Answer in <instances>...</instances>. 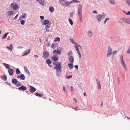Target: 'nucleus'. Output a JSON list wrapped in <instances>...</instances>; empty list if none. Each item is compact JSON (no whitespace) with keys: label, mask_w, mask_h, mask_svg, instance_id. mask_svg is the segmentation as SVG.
Returning a JSON list of instances; mask_svg holds the SVG:
<instances>
[{"label":"nucleus","mask_w":130,"mask_h":130,"mask_svg":"<svg viewBox=\"0 0 130 130\" xmlns=\"http://www.w3.org/2000/svg\"><path fill=\"white\" fill-rule=\"evenodd\" d=\"M59 2L61 5L65 7L69 6L71 3H73L72 2H69L67 1L64 0H60Z\"/></svg>","instance_id":"f257e3e1"},{"label":"nucleus","mask_w":130,"mask_h":130,"mask_svg":"<svg viewBox=\"0 0 130 130\" xmlns=\"http://www.w3.org/2000/svg\"><path fill=\"white\" fill-rule=\"evenodd\" d=\"M82 7L81 5H79L78 6V15L79 17V19L81 22H82Z\"/></svg>","instance_id":"f03ea898"},{"label":"nucleus","mask_w":130,"mask_h":130,"mask_svg":"<svg viewBox=\"0 0 130 130\" xmlns=\"http://www.w3.org/2000/svg\"><path fill=\"white\" fill-rule=\"evenodd\" d=\"M54 68L56 69L57 75L58 76H59L60 75V73L61 72V66L54 67Z\"/></svg>","instance_id":"7ed1b4c3"},{"label":"nucleus","mask_w":130,"mask_h":130,"mask_svg":"<svg viewBox=\"0 0 130 130\" xmlns=\"http://www.w3.org/2000/svg\"><path fill=\"white\" fill-rule=\"evenodd\" d=\"M120 59L121 60V63L125 71H127V68L125 62L123 60V55H121Z\"/></svg>","instance_id":"20e7f679"},{"label":"nucleus","mask_w":130,"mask_h":130,"mask_svg":"<svg viewBox=\"0 0 130 130\" xmlns=\"http://www.w3.org/2000/svg\"><path fill=\"white\" fill-rule=\"evenodd\" d=\"M112 53V50L110 46H109L108 48L107 57H110Z\"/></svg>","instance_id":"39448f33"},{"label":"nucleus","mask_w":130,"mask_h":130,"mask_svg":"<svg viewBox=\"0 0 130 130\" xmlns=\"http://www.w3.org/2000/svg\"><path fill=\"white\" fill-rule=\"evenodd\" d=\"M105 17V14H103L102 15L101 14H99L97 15L96 18L98 21H100L103 18H104Z\"/></svg>","instance_id":"423d86ee"},{"label":"nucleus","mask_w":130,"mask_h":130,"mask_svg":"<svg viewBox=\"0 0 130 130\" xmlns=\"http://www.w3.org/2000/svg\"><path fill=\"white\" fill-rule=\"evenodd\" d=\"M43 56L45 59L47 58L49 56V53L46 51H44L43 53Z\"/></svg>","instance_id":"0eeeda50"},{"label":"nucleus","mask_w":130,"mask_h":130,"mask_svg":"<svg viewBox=\"0 0 130 130\" xmlns=\"http://www.w3.org/2000/svg\"><path fill=\"white\" fill-rule=\"evenodd\" d=\"M10 7L11 8H12L13 10H16L17 9H18L19 8V7L18 5H15L13 3L11 4Z\"/></svg>","instance_id":"6e6552de"},{"label":"nucleus","mask_w":130,"mask_h":130,"mask_svg":"<svg viewBox=\"0 0 130 130\" xmlns=\"http://www.w3.org/2000/svg\"><path fill=\"white\" fill-rule=\"evenodd\" d=\"M52 60L54 61H57L59 59L58 57L55 55H53L52 57Z\"/></svg>","instance_id":"1a4fd4ad"},{"label":"nucleus","mask_w":130,"mask_h":130,"mask_svg":"<svg viewBox=\"0 0 130 130\" xmlns=\"http://www.w3.org/2000/svg\"><path fill=\"white\" fill-rule=\"evenodd\" d=\"M74 47L76 48V50L77 51V53L79 56V58H80L81 56V55L79 51L78 47L76 45H75Z\"/></svg>","instance_id":"9d476101"},{"label":"nucleus","mask_w":130,"mask_h":130,"mask_svg":"<svg viewBox=\"0 0 130 130\" xmlns=\"http://www.w3.org/2000/svg\"><path fill=\"white\" fill-rule=\"evenodd\" d=\"M53 53L55 54L59 55L61 54V52L60 50H55L53 51Z\"/></svg>","instance_id":"9b49d317"},{"label":"nucleus","mask_w":130,"mask_h":130,"mask_svg":"<svg viewBox=\"0 0 130 130\" xmlns=\"http://www.w3.org/2000/svg\"><path fill=\"white\" fill-rule=\"evenodd\" d=\"M29 87L30 88V91L32 93L35 92L36 90V89L33 86H30Z\"/></svg>","instance_id":"f8f14e48"},{"label":"nucleus","mask_w":130,"mask_h":130,"mask_svg":"<svg viewBox=\"0 0 130 130\" xmlns=\"http://www.w3.org/2000/svg\"><path fill=\"white\" fill-rule=\"evenodd\" d=\"M18 89L20 90L25 91L26 90L27 88L24 86H22L21 87L18 88Z\"/></svg>","instance_id":"ddd939ff"},{"label":"nucleus","mask_w":130,"mask_h":130,"mask_svg":"<svg viewBox=\"0 0 130 130\" xmlns=\"http://www.w3.org/2000/svg\"><path fill=\"white\" fill-rule=\"evenodd\" d=\"M68 59L70 62L71 63H73L74 61V58L72 56H70L69 57Z\"/></svg>","instance_id":"4468645a"},{"label":"nucleus","mask_w":130,"mask_h":130,"mask_svg":"<svg viewBox=\"0 0 130 130\" xmlns=\"http://www.w3.org/2000/svg\"><path fill=\"white\" fill-rule=\"evenodd\" d=\"M8 72L10 75H11L13 74V70L12 69H10L8 70Z\"/></svg>","instance_id":"2eb2a0df"},{"label":"nucleus","mask_w":130,"mask_h":130,"mask_svg":"<svg viewBox=\"0 0 130 130\" xmlns=\"http://www.w3.org/2000/svg\"><path fill=\"white\" fill-rule=\"evenodd\" d=\"M30 50H28L25 51L23 53V55L25 56L27 55L30 53Z\"/></svg>","instance_id":"dca6fc26"},{"label":"nucleus","mask_w":130,"mask_h":130,"mask_svg":"<svg viewBox=\"0 0 130 130\" xmlns=\"http://www.w3.org/2000/svg\"><path fill=\"white\" fill-rule=\"evenodd\" d=\"M1 78L4 81H6L7 80V78L6 75H4L2 76Z\"/></svg>","instance_id":"f3484780"},{"label":"nucleus","mask_w":130,"mask_h":130,"mask_svg":"<svg viewBox=\"0 0 130 130\" xmlns=\"http://www.w3.org/2000/svg\"><path fill=\"white\" fill-rule=\"evenodd\" d=\"M109 2L111 4L114 5L116 4L115 0H108Z\"/></svg>","instance_id":"a211bd4d"},{"label":"nucleus","mask_w":130,"mask_h":130,"mask_svg":"<svg viewBox=\"0 0 130 130\" xmlns=\"http://www.w3.org/2000/svg\"><path fill=\"white\" fill-rule=\"evenodd\" d=\"M43 23L45 25H46L50 23V22L49 21L47 20H46L44 21L43 22Z\"/></svg>","instance_id":"6ab92c4d"},{"label":"nucleus","mask_w":130,"mask_h":130,"mask_svg":"<svg viewBox=\"0 0 130 130\" xmlns=\"http://www.w3.org/2000/svg\"><path fill=\"white\" fill-rule=\"evenodd\" d=\"M68 65L69 68L70 69H72L73 68V63H69Z\"/></svg>","instance_id":"aec40b11"},{"label":"nucleus","mask_w":130,"mask_h":130,"mask_svg":"<svg viewBox=\"0 0 130 130\" xmlns=\"http://www.w3.org/2000/svg\"><path fill=\"white\" fill-rule=\"evenodd\" d=\"M88 33L90 37H91L92 36L93 33L90 30L88 31Z\"/></svg>","instance_id":"412c9836"},{"label":"nucleus","mask_w":130,"mask_h":130,"mask_svg":"<svg viewBox=\"0 0 130 130\" xmlns=\"http://www.w3.org/2000/svg\"><path fill=\"white\" fill-rule=\"evenodd\" d=\"M7 14L9 15H13V11H9L7 12Z\"/></svg>","instance_id":"4be33fe9"},{"label":"nucleus","mask_w":130,"mask_h":130,"mask_svg":"<svg viewBox=\"0 0 130 130\" xmlns=\"http://www.w3.org/2000/svg\"><path fill=\"white\" fill-rule=\"evenodd\" d=\"M18 81L15 78H13L12 80V82L13 84H15L17 83Z\"/></svg>","instance_id":"5701e85b"},{"label":"nucleus","mask_w":130,"mask_h":130,"mask_svg":"<svg viewBox=\"0 0 130 130\" xmlns=\"http://www.w3.org/2000/svg\"><path fill=\"white\" fill-rule=\"evenodd\" d=\"M54 65L55 66H59L61 65V63L60 62H54L53 63Z\"/></svg>","instance_id":"b1692460"},{"label":"nucleus","mask_w":130,"mask_h":130,"mask_svg":"<svg viewBox=\"0 0 130 130\" xmlns=\"http://www.w3.org/2000/svg\"><path fill=\"white\" fill-rule=\"evenodd\" d=\"M3 64L7 69H9L10 68V66L8 64L4 63Z\"/></svg>","instance_id":"393cba45"},{"label":"nucleus","mask_w":130,"mask_h":130,"mask_svg":"<svg viewBox=\"0 0 130 130\" xmlns=\"http://www.w3.org/2000/svg\"><path fill=\"white\" fill-rule=\"evenodd\" d=\"M97 84L98 89H100L101 88V87L100 82H97Z\"/></svg>","instance_id":"a878e982"},{"label":"nucleus","mask_w":130,"mask_h":130,"mask_svg":"<svg viewBox=\"0 0 130 130\" xmlns=\"http://www.w3.org/2000/svg\"><path fill=\"white\" fill-rule=\"evenodd\" d=\"M8 34L9 33H6L5 34L2 38V39H4L6 38L7 37Z\"/></svg>","instance_id":"bb28decb"},{"label":"nucleus","mask_w":130,"mask_h":130,"mask_svg":"<svg viewBox=\"0 0 130 130\" xmlns=\"http://www.w3.org/2000/svg\"><path fill=\"white\" fill-rule=\"evenodd\" d=\"M49 10L51 12H53L54 11V8L53 7L50 6L49 8Z\"/></svg>","instance_id":"cd10ccee"},{"label":"nucleus","mask_w":130,"mask_h":130,"mask_svg":"<svg viewBox=\"0 0 130 130\" xmlns=\"http://www.w3.org/2000/svg\"><path fill=\"white\" fill-rule=\"evenodd\" d=\"M20 78L22 80H24L25 78V77L24 74H22L20 76Z\"/></svg>","instance_id":"c85d7f7f"},{"label":"nucleus","mask_w":130,"mask_h":130,"mask_svg":"<svg viewBox=\"0 0 130 130\" xmlns=\"http://www.w3.org/2000/svg\"><path fill=\"white\" fill-rule=\"evenodd\" d=\"M46 62V63L48 64H50L52 62V61L49 59H47Z\"/></svg>","instance_id":"c756f323"},{"label":"nucleus","mask_w":130,"mask_h":130,"mask_svg":"<svg viewBox=\"0 0 130 130\" xmlns=\"http://www.w3.org/2000/svg\"><path fill=\"white\" fill-rule=\"evenodd\" d=\"M39 3L43 6L44 5V1L43 0H39Z\"/></svg>","instance_id":"7c9ffc66"},{"label":"nucleus","mask_w":130,"mask_h":130,"mask_svg":"<svg viewBox=\"0 0 130 130\" xmlns=\"http://www.w3.org/2000/svg\"><path fill=\"white\" fill-rule=\"evenodd\" d=\"M60 38L59 37H57L55 39L54 41V42H56L57 41H60Z\"/></svg>","instance_id":"2f4dec72"},{"label":"nucleus","mask_w":130,"mask_h":130,"mask_svg":"<svg viewBox=\"0 0 130 130\" xmlns=\"http://www.w3.org/2000/svg\"><path fill=\"white\" fill-rule=\"evenodd\" d=\"M56 46L57 45L56 44L54 43H53L52 44L51 47L53 48L54 49Z\"/></svg>","instance_id":"473e14b6"},{"label":"nucleus","mask_w":130,"mask_h":130,"mask_svg":"<svg viewBox=\"0 0 130 130\" xmlns=\"http://www.w3.org/2000/svg\"><path fill=\"white\" fill-rule=\"evenodd\" d=\"M35 95L36 96H38L41 97L43 96V94H40L39 93H36Z\"/></svg>","instance_id":"72a5a7b5"},{"label":"nucleus","mask_w":130,"mask_h":130,"mask_svg":"<svg viewBox=\"0 0 130 130\" xmlns=\"http://www.w3.org/2000/svg\"><path fill=\"white\" fill-rule=\"evenodd\" d=\"M27 15V14L26 13H24V14L22 15V17H21L20 18V20H22L23 18H25V16H26Z\"/></svg>","instance_id":"f704fd0d"},{"label":"nucleus","mask_w":130,"mask_h":130,"mask_svg":"<svg viewBox=\"0 0 130 130\" xmlns=\"http://www.w3.org/2000/svg\"><path fill=\"white\" fill-rule=\"evenodd\" d=\"M24 70H25V71L27 73H28L29 74H30V73L29 72V71L28 70L27 67L26 66H24Z\"/></svg>","instance_id":"c9c22d12"},{"label":"nucleus","mask_w":130,"mask_h":130,"mask_svg":"<svg viewBox=\"0 0 130 130\" xmlns=\"http://www.w3.org/2000/svg\"><path fill=\"white\" fill-rule=\"evenodd\" d=\"M20 71L19 69L18 68L16 69V73L17 74H19L20 73Z\"/></svg>","instance_id":"e433bc0d"},{"label":"nucleus","mask_w":130,"mask_h":130,"mask_svg":"<svg viewBox=\"0 0 130 130\" xmlns=\"http://www.w3.org/2000/svg\"><path fill=\"white\" fill-rule=\"evenodd\" d=\"M15 84L16 86L17 87L21 85V84L20 82L18 81L17 82V83H16Z\"/></svg>","instance_id":"4c0bfd02"},{"label":"nucleus","mask_w":130,"mask_h":130,"mask_svg":"<svg viewBox=\"0 0 130 130\" xmlns=\"http://www.w3.org/2000/svg\"><path fill=\"white\" fill-rule=\"evenodd\" d=\"M69 20L70 24L72 25H73V23L72 20L70 19H69Z\"/></svg>","instance_id":"58836bf2"},{"label":"nucleus","mask_w":130,"mask_h":130,"mask_svg":"<svg viewBox=\"0 0 130 130\" xmlns=\"http://www.w3.org/2000/svg\"><path fill=\"white\" fill-rule=\"evenodd\" d=\"M126 3L130 6V0H126Z\"/></svg>","instance_id":"ea45409f"},{"label":"nucleus","mask_w":130,"mask_h":130,"mask_svg":"<svg viewBox=\"0 0 130 130\" xmlns=\"http://www.w3.org/2000/svg\"><path fill=\"white\" fill-rule=\"evenodd\" d=\"M71 41L72 43L75 44V45H76V44H77V43H76L73 39H71Z\"/></svg>","instance_id":"a19ab883"},{"label":"nucleus","mask_w":130,"mask_h":130,"mask_svg":"<svg viewBox=\"0 0 130 130\" xmlns=\"http://www.w3.org/2000/svg\"><path fill=\"white\" fill-rule=\"evenodd\" d=\"M72 52L70 51L67 54V55L68 56H70L71 55H72Z\"/></svg>","instance_id":"79ce46f5"},{"label":"nucleus","mask_w":130,"mask_h":130,"mask_svg":"<svg viewBox=\"0 0 130 130\" xmlns=\"http://www.w3.org/2000/svg\"><path fill=\"white\" fill-rule=\"evenodd\" d=\"M127 54L130 53V45L129 46L128 50L127 52Z\"/></svg>","instance_id":"37998d69"},{"label":"nucleus","mask_w":130,"mask_h":130,"mask_svg":"<svg viewBox=\"0 0 130 130\" xmlns=\"http://www.w3.org/2000/svg\"><path fill=\"white\" fill-rule=\"evenodd\" d=\"M6 48L11 51H12V49L9 46H7L6 47Z\"/></svg>","instance_id":"c03bdc74"},{"label":"nucleus","mask_w":130,"mask_h":130,"mask_svg":"<svg viewBox=\"0 0 130 130\" xmlns=\"http://www.w3.org/2000/svg\"><path fill=\"white\" fill-rule=\"evenodd\" d=\"M109 18H106V19H105V21H104V24H106V22L107 21L109 20Z\"/></svg>","instance_id":"a18cd8bd"},{"label":"nucleus","mask_w":130,"mask_h":130,"mask_svg":"<svg viewBox=\"0 0 130 130\" xmlns=\"http://www.w3.org/2000/svg\"><path fill=\"white\" fill-rule=\"evenodd\" d=\"M117 52L116 51H114L112 53V55L114 56V55L117 53Z\"/></svg>","instance_id":"49530a36"},{"label":"nucleus","mask_w":130,"mask_h":130,"mask_svg":"<svg viewBox=\"0 0 130 130\" xmlns=\"http://www.w3.org/2000/svg\"><path fill=\"white\" fill-rule=\"evenodd\" d=\"M21 24L22 25H23L25 23V21L23 20L21 21Z\"/></svg>","instance_id":"de8ad7c7"},{"label":"nucleus","mask_w":130,"mask_h":130,"mask_svg":"<svg viewBox=\"0 0 130 130\" xmlns=\"http://www.w3.org/2000/svg\"><path fill=\"white\" fill-rule=\"evenodd\" d=\"M51 24V23H50L49 24H46L47 25H46V27L47 28H49L50 27Z\"/></svg>","instance_id":"09e8293b"},{"label":"nucleus","mask_w":130,"mask_h":130,"mask_svg":"<svg viewBox=\"0 0 130 130\" xmlns=\"http://www.w3.org/2000/svg\"><path fill=\"white\" fill-rule=\"evenodd\" d=\"M72 75H69L68 76H67L66 77V78H68V79H69V78H72Z\"/></svg>","instance_id":"8fccbe9b"},{"label":"nucleus","mask_w":130,"mask_h":130,"mask_svg":"<svg viewBox=\"0 0 130 130\" xmlns=\"http://www.w3.org/2000/svg\"><path fill=\"white\" fill-rule=\"evenodd\" d=\"M18 16V14H17L16 15V16L15 17H14V20H15L17 18Z\"/></svg>","instance_id":"3c124183"},{"label":"nucleus","mask_w":130,"mask_h":130,"mask_svg":"<svg viewBox=\"0 0 130 130\" xmlns=\"http://www.w3.org/2000/svg\"><path fill=\"white\" fill-rule=\"evenodd\" d=\"M50 42H48L47 44V46H49L50 45Z\"/></svg>","instance_id":"603ef678"},{"label":"nucleus","mask_w":130,"mask_h":130,"mask_svg":"<svg viewBox=\"0 0 130 130\" xmlns=\"http://www.w3.org/2000/svg\"><path fill=\"white\" fill-rule=\"evenodd\" d=\"M75 67L76 69H78V66L77 65H76L74 66Z\"/></svg>","instance_id":"864d4df0"},{"label":"nucleus","mask_w":130,"mask_h":130,"mask_svg":"<svg viewBox=\"0 0 130 130\" xmlns=\"http://www.w3.org/2000/svg\"><path fill=\"white\" fill-rule=\"evenodd\" d=\"M73 1L75 2H76V3L79 2L78 1H77V0H73L72 2H73Z\"/></svg>","instance_id":"5fc2aeb1"},{"label":"nucleus","mask_w":130,"mask_h":130,"mask_svg":"<svg viewBox=\"0 0 130 130\" xmlns=\"http://www.w3.org/2000/svg\"><path fill=\"white\" fill-rule=\"evenodd\" d=\"M73 13H70V16L71 17H73Z\"/></svg>","instance_id":"6e6d98bb"},{"label":"nucleus","mask_w":130,"mask_h":130,"mask_svg":"<svg viewBox=\"0 0 130 130\" xmlns=\"http://www.w3.org/2000/svg\"><path fill=\"white\" fill-rule=\"evenodd\" d=\"M76 45L78 47H80V48H81L82 47L80 46V45H79L77 43L76 44Z\"/></svg>","instance_id":"4d7b16f0"},{"label":"nucleus","mask_w":130,"mask_h":130,"mask_svg":"<svg viewBox=\"0 0 130 130\" xmlns=\"http://www.w3.org/2000/svg\"><path fill=\"white\" fill-rule=\"evenodd\" d=\"M40 18L41 19H42L43 20H44V16H40Z\"/></svg>","instance_id":"13d9d810"},{"label":"nucleus","mask_w":130,"mask_h":130,"mask_svg":"<svg viewBox=\"0 0 130 130\" xmlns=\"http://www.w3.org/2000/svg\"><path fill=\"white\" fill-rule=\"evenodd\" d=\"M63 90L64 91H65V92L67 93V91L65 90L64 86H63Z\"/></svg>","instance_id":"bf43d9fd"},{"label":"nucleus","mask_w":130,"mask_h":130,"mask_svg":"<svg viewBox=\"0 0 130 130\" xmlns=\"http://www.w3.org/2000/svg\"><path fill=\"white\" fill-rule=\"evenodd\" d=\"M92 13H95V14H97V12L96 11H93V12H92Z\"/></svg>","instance_id":"052dcab7"},{"label":"nucleus","mask_w":130,"mask_h":130,"mask_svg":"<svg viewBox=\"0 0 130 130\" xmlns=\"http://www.w3.org/2000/svg\"><path fill=\"white\" fill-rule=\"evenodd\" d=\"M70 87H71V91L72 92L73 87L72 86H71Z\"/></svg>","instance_id":"680f3d73"},{"label":"nucleus","mask_w":130,"mask_h":130,"mask_svg":"<svg viewBox=\"0 0 130 130\" xmlns=\"http://www.w3.org/2000/svg\"><path fill=\"white\" fill-rule=\"evenodd\" d=\"M126 14L127 15H130V12L129 11H128L127 13H126Z\"/></svg>","instance_id":"e2e57ef3"},{"label":"nucleus","mask_w":130,"mask_h":130,"mask_svg":"<svg viewBox=\"0 0 130 130\" xmlns=\"http://www.w3.org/2000/svg\"><path fill=\"white\" fill-rule=\"evenodd\" d=\"M10 47H11V48L12 49V48H13V46H12V44H10Z\"/></svg>","instance_id":"0e129e2a"},{"label":"nucleus","mask_w":130,"mask_h":130,"mask_svg":"<svg viewBox=\"0 0 130 130\" xmlns=\"http://www.w3.org/2000/svg\"><path fill=\"white\" fill-rule=\"evenodd\" d=\"M34 56L36 58H37L38 57V56L37 55H34Z\"/></svg>","instance_id":"69168bd1"},{"label":"nucleus","mask_w":130,"mask_h":130,"mask_svg":"<svg viewBox=\"0 0 130 130\" xmlns=\"http://www.w3.org/2000/svg\"><path fill=\"white\" fill-rule=\"evenodd\" d=\"M75 101V102L76 103H77V101L76 99L75 98H74L73 99Z\"/></svg>","instance_id":"338daca9"},{"label":"nucleus","mask_w":130,"mask_h":130,"mask_svg":"<svg viewBox=\"0 0 130 130\" xmlns=\"http://www.w3.org/2000/svg\"><path fill=\"white\" fill-rule=\"evenodd\" d=\"M103 105V101H102L101 102V107Z\"/></svg>","instance_id":"774afa93"}]
</instances>
